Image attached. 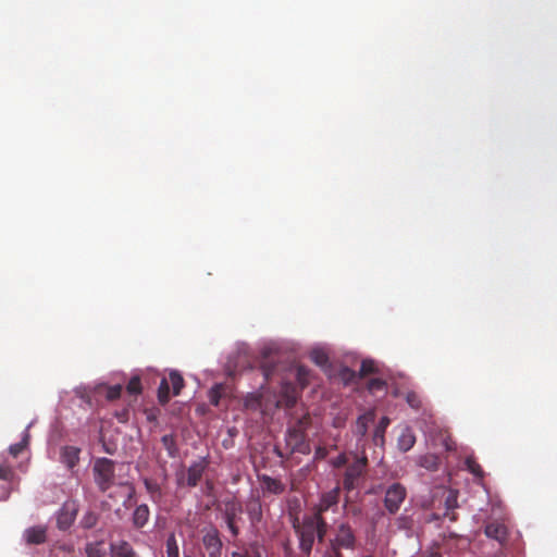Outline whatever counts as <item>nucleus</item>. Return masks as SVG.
Returning a JSON list of instances; mask_svg holds the SVG:
<instances>
[{
    "instance_id": "1",
    "label": "nucleus",
    "mask_w": 557,
    "mask_h": 557,
    "mask_svg": "<svg viewBox=\"0 0 557 557\" xmlns=\"http://www.w3.org/2000/svg\"><path fill=\"white\" fill-rule=\"evenodd\" d=\"M295 532L299 540V549L305 556L311 554L314 540L322 543L327 533V522L319 517L307 516L301 524H294Z\"/></svg>"
},
{
    "instance_id": "2",
    "label": "nucleus",
    "mask_w": 557,
    "mask_h": 557,
    "mask_svg": "<svg viewBox=\"0 0 557 557\" xmlns=\"http://www.w3.org/2000/svg\"><path fill=\"white\" fill-rule=\"evenodd\" d=\"M94 481L101 493L109 491L115 480V461L100 457L94 460L92 465Z\"/></svg>"
},
{
    "instance_id": "3",
    "label": "nucleus",
    "mask_w": 557,
    "mask_h": 557,
    "mask_svg": "<svg viewBox=\"0 0 557 557\" xmlns=\"http://www.w3.org/2000/svg\"><path fill=\"white\" fill-rule=\"evenodd\" d=\"M367 456H355L354 461L347 465L344 473L343 487L345 491L350 492L360 486L367 471Z\"/></svg>"
},
{
    "instance_id": "4",
    "label": "nucleus",
    "mask_w": 557,
    "mask_h": 557,
    "mask_svg": "<svg viewBox=\"0 0 557 557\" xmlns=\"http://www.w3.org/2000/svg\"><path fill=\"white\" fill-rule=\"evenodd\" d=\"M243 505L235 499L224 503L223 518L233 537L239 535L238 522L243 520Z\"/></svg>"
},
{
    "instance_id": "5",
    "label": "nucleus",
    "mask_w": 557,
    "mask_h": 557,
    "mask_svg": "<svg viewBox=\"0 0 557 557\" xmlns=\"http://www.w3.org/2000/svg\"><path fill=\"white\" fill-rule=\"evenodd\" d=\"M208 467V461L206 459H200L198 461L193 462L186 472H181L177 474V485L178 486H189L195 487L200 482L206 469Z\"/></svg>"
},
{
    "instance_id": "6",
    "label": "nucleus",
    "mask_w": 557,
    "mask_h": 557,
    "mask_svg": "<svg viewBox=\"0 0 557 557\" xmlns=\"http://www.w3.org/2000/svg\"><path fill=\"white\" fill-rule=\"evenodd\" d=\"M202 545L208 554V557H221L223 543L220 532L215 527H210L202 535Z\"/></svg>"
},
{
    "instance_id": "7",
    "label": "nucleus",
    "mask_w": 557,
    "mask_h": 557,
    "mask_svg": "<svg viewBox=\"0 0 557 557\" xmlns=\"http://www.w3.org/2000/svg\"><path fill=\"white\" fill-rule=\"evenodd\" d=\"M406 498V488L400 483L392 484L385 494L384 505L389 513H396Z\"/></svg>"
},
{
    "instance_id": "8",
    "label": "nucleus",
    "mask_w": 557,
    "mask_h": 557,
    "mask_svg": "<svg viewBox=\"0 0 557 557\" xmlns=\"http://www.w3.org/2000/svg\"><path fill=\"white\" fill-rule=\"evenodd\" d=\"M356 543L357 539L355 532L346 522H343L337 527L335 537L331 541V544L344 549H355Z\"/></svg>"
},
{
    "instance_id": "9",
    "label": "nucleus",
    "mask_w": 557,
    "mask_h": 557,
    "mask_svg": "<svg viewBox=\"0 0 557 557\" xmlns=\"http://www.w3.org/2000/svg\"><path fill=\"white\" fill-rule=\"evenodd\" d=\"M338 502L339 487L337 486L321 495L320 502L314 506L313 513L311 516L319 517L320 519H325L323 517V513L333 507H337Z\"/></svg>"
},
{
    "instance_id": "10",
    "label": "nucleus",
    "mask_w": 557,
    "mask_h": 557,
    "mask_svg": "<svg viewBox=\"0 0 557 557\" xmlns=\"http://www.w3.org/2000/svg\"><path fill=\"white\" fill-rule=\"evenodd\" d=\"M76 506L74 503H65L58 512L57 525L60 530H67L76 517Z\"/></svg>"
},
{
    "instance_id": "11",
    "label": "nucleus",
    "mask_w": 557,
    "mask_h": 557,
    "mask_svg": "<svg viewBox=\"0 0 557 557\" xmlns=\"http://www.w3.org/2000/svg\"><path fill=\"white\" fill-rule=\"evenodd\" d=\"M289 444L293 445L292 450L300 454L310 451L309 444L305 441V434L296 429L288 431Z\"/></svg>"
},
{
    "instance_id": "12",
    "label": "nucleus",
    "mask_w": 557,
    "mask_h": 557,
    "mask_svg": "<svg viewBox=\"0 0 557 557\" xmlns=\"http://www.w3.org/2000/svg\"><path fill=\"white\" fill-rule=\"evenodd\" d=\"M245 511L252 527H256L262 520V505L258 498L249 499L245 505Z\"/></svg>"
},
{
    "instance_id": "13",
    "label": "nucleus",
    "mask_w": 557,
    "mask_h": 557,
    "mask_svg": "<svg viewBox=\"0 0 557 557\" xmlns=\"http://www.w3.org/2000/svg\"><path fill=\"white\" fill-rule=\"evenodd\" d=\"M259 481L261 482L264 492L278 495L285 491V485L278 479H274L270 475L262 474L259 475Z\"/></svg>"
},
{
    "instance_id": "14",
    "label": "nucleus",
    "mask_w": 557,
    "mask_h": 557,
    "mask_svg": "<svg viewBox=\"0 0 557 557\" xmlns=\"http://www.w3.org/2000/svg\"><path fill=\"white\" fill-rule=\"evenodd\" d=\"M485 535L503 543L507 539V528L500 522H491L485 527Z\"/></svg>"
},
{
    "instance_id": "15",
    "label": "nucleus",
    "mask_w": 557,
    "mask_h": 557,
    "mask_svg": "<svg viewBox=\"0 0 557 557\" xmlns=\"http://www.w3.org/2000/svg\"><path fill=\"white\" fill-rule=\"evenodd\" d=\"M149 516H150V510H149L148 505L141 504V505L137 506L135 508V510L133 512V517H132L133 525L136 529L144 528L149 520Z\"/></svg>"
},
{
    "instance_id": "16",
    "label": "nucleus",
    "mask_w": 557,
    "mask_h": 557,
    "mask_svg": "<svg viewBox=\"0 0 557 557\" xmlns=\"http://www.w3.org/2000/svg\"><path fill=\"white\" fill-rule=\"evenodd\" d=\"M375 414L374 411H368L363 414H361L354 426V433L358 436H364L368 432V426L370 423L374 421Z\"/></svg>"
},
{
    "instance_id": "17",
    "label": "nucleus",
    "mask_w": 557,
    "mask_h": 557,
    "mask_svg": "<svg viewBox=\"0 0 557 557\" xmlns=\"http://www.w3.org/2000/svg\"><path fill=\"white\" fill-rule=\"evenodd\" d=\"M111 553L113 557H137L136 552L127 541H119L111 544Z\"/></svg>"
},
{
    "instance_id": "18",
    "label": "nucleus",
    "mask_w": 557,
    "mask_h": 557,
    "mask_svg": "<svg viewBox=\"0 0 557 557\" xmlns=\"http://www.w3.org/2000/svg\"><path fill=\"white\" fill-rule=\"evenodd\" d=\"M25 540L28 544H42L46 542V529L42 527H33L25 531Z\"/></svg>"
},
{
    "instance_id": "19",
    "label": "nucleus",
    "mask_w": 557,
    "mask_h": 557,
    "mask_svg": "<svg viewBox=\"0 0 557 557\" xmlns=\"http://www.w3.org/2000/svg\"><path fill=\"white\" fill-rule=\"evenodd\" d=\"M416 443L414 434L409 430H405L398 437L397 445L401 451L410 450Z\"/></svg>"
},
{
    "instance_id": "20",
    "label": "nucleus",
    "mask_w": 557,
    "mask_h": 557,
    "mask_svg": "<svg viewBox=\"0 0 557 557\" xmlns=\"http://www.w3.org/2000/svg\"><path fill=\"white\" fill-rule=\"evenodd\" d=\"M79 460V449L67 446L62 451V461L69 467L74 468Z\"/></svg>"
},
{
    "instance_id": "21",
    "label": "nucleus",
    "mask_w": 557,
    "mask_h": 557,
    "mask_svg": "<svg viewBox=\"0 0 557 557\" xmlns=\"http://www.w3.org/2000/svg\"><path fill=\"white\" fill-rule=\"evenodd\" d=\"M418 465L429 471H436L438 469L440 459L434 454H425L418 458Z\"/></svg>"
},
{
    "instance_id": "22",
    "label": "nucleus",
    "mask_w": 557,
    "mask_h": 557,
    "mask_svg": "<svg viewBox=\"0 0 557 557\" xmlns=\"http://www.w3.org/2000/svg\"><path fill=\"white\" fill-rule=\"evenodd\" d=\"M169 384L172 385V391H173V395L174 396H177L182 388L184 387L185 385V382H184V379L182 376V374L176 371V370H172L170 373H169Z\"/></svg>"
},
{
    "instance_id": "23",
    "label": "nucleus",
    "mask_w": 557,
    "mask_h": 557,
    "mask_svg": "<svg viewBox=\"0 0 557 557\" xmlns=\"http://www.w3.org/2000/svg\"><path fill=\"white\" fill-rule=\"evenodd\" d=\"M29 437H30V435H29L28 431L26 430L23 433V437H22L21 442L13 444L9 447V453L13 457H17L28 446Z\"/></svg>"
},
{
    "instance_id": "24",
    "label": "nucleus",
    "mask_w": 557,
    "mask_h": 557,
    "mask_svg": "<svg viewBox=\"0 0 557 557\" xmlns=\"http://www.w3.org/2000/svg\"><path fill=\"white\" fill-rule=\"evenodd\" d=\"M166 557H180V547L174 533H171L165 542Z\"/></svg>"
},
{
    "instance_id": "25",
    "label": "nucleus",
    "mask_w": 557,
    "mask_h": 557,
    "mask_svg": "<svg viewBox=\"0 0 557 557\" xmlns=\"http://www.w3.org/2000/svg\"><path fill=\"white\" fill-rule=\"evenodd\" d=\"M158 400L165 405L170 400V384L166 377H163L158 388Z\"/></svg>"
},
{
    "instance_id": "26",
    "label": "nucleus",
    "mask_w": 557,
    "mask_h": 557,
    "mask_svg": "<svg viewBox=\"0 0 557 557\" xmlns=\"http://www.w3.org/2000/svg\"><path fill=\"white\" fill-rule=\"evenodd\" d=\"M310 377H311V371L308 368H306L305 366L297 367L296 379L301 388H305L309 384Z\"/></svg>"
},
{
    "instance_id": "27",
    "label": "nucleus",
    "mask_w": 557,
    "mask_h": 557,
    "mask_svg": "<svg viewBox=\"0 0 557 557\" xmlns=\"http://www.w3.org/2000/svg\"><path fill=\"white\" fill-rule=\"evenodd\" d=\"M161 443L170 457H175L177 453L175 437L172 434H165L161 437Z\"/></svg>"
},
{
    "instance_id": "28",
    "label": "nucleus",
    "mask_w": 557,
    "mask_h": 557,
    "mask_svg": "<svg viewBox=\"0 0 557 557\" xmlns=\"http://www.w3.org/2000/svg\"><path fill=\"white\" fill-rule=\"evenodd\" d=\"M85 550H86L87 557H103L104 556L103 544L101 542L87 544Z\"/></svg>"
},
{
    "instance_id": "29",
    "label": "nucleus",
    "mask_w": 557,
    "mask_h": 557,
    "mask_svg": "<svg viewBox=\"0 0 557 557\" xmlns=\"http://www.w3.org/2000/svg\"><path fill=\"white\" fill-rule=\"evenodd\" d=\"M311 360L319 367H326L329 364V356L321 349H314L310 354Z\"/></svg>"
},
{
    "instance_id": "30",
    "label": "nucleus",
    "mask_w": 557,
    "mask_h": 557,
    "mask_svg": "<svg viewBox=\"0 0 557 557\" xmlns=\"http://www.w3.org/2000/svg\"><path fill=\"white\" fill-rule=\"evenodd\" d=\"M144 484H145L147 492L151 495L152 498L161 497V495H162L161 487L156 481L150 480V479H145Z\"/></svg>"
},
{
    "instance_id": "31",
    "label": "nucleus",
    "mask_w": 557,
    "mask_h": 557,
    "mask_svg": "<svg viewBox=\"0 0 557 557\" xmlns=\"http://www.w3.org/2000/svg\"><path fill=\"white\" fill-rule=\"evenodd\" d=\"M375 371H376V368L372 360H363L360 364L358 376L366 377L367 375L372 374Z\"/></svg>"
},
{
    "instance_id": "32",
    "label": "nucleus",
    "mask_w": 557,
    "mask_h": 557,
    "mask_svg": "<svg viewBox=\"0 0 557 557\" xmlns=\"http://www.w3.org/2000/svg\"><path fill=\"white\" fill-rule=\"evenodd\" d=\"M223 386L221 384H215L210 391H209V401L213 406H219L220 399L222 396Z\"/></svg>"
},
{
    "instance_id": "33",
    "label": "nucleus",
    "mask_w": 557,
    "mask_h": 557,
    "mask_svg": "<svg viewBox=\"0 0 557 557\" xmlns=\"http://www.w3.org/2000/svg\"><path fill=\"white\" fill-rule=\"evenodd\" d=\"M466 466L467 469L475 476L482 478L483 476V470L481 466L475 461L472 457H467L466 459Z\"/></svg>"
},
{
    "instance_id": "34",
    "label": "nucleus",
    "mask_w": 557,
    "mask_h": 557,
    "mask_svg": "<svg viewBox=\"0 0 557 557\" xmlns=\"http://www.w3.org/2000/svg\"><path fill=\"white\" fill-rule=\"evenodd\" d=\"M126 391L131 394V395H138L141 393V383H140V379L139 376H133L127 385H126Z\"/></svg>"
},
{
    "instance_id": "35",
    "label": "nucleus",
    "mask_w": 557,
    "mask_h": 557,
    "mask_svg": "<svg viewBox=\"0 0 557 557\" xmlns=\"http://www.w3.org/2000/svg\"><path fill=\"white\" fill-rule=\"evenodd\" d=\"M261 370H262L264 380L269 381L272 377V375L274 374V370H275L274 362L272 360L264 358V361H262V363H261Z\"/></svg>"
},
{
    "instance_id": "36",
    "label": "nucleus",
    "mask_w": 557,
    "mask_h": 557,
    "mask_svg": "<svg viewBox=\"0 0 557 557\" xmlns=\"http://www.w3.org/2000/svg\"><path fill=\"white\" fill-rule=\"evenodd\" d=\"M406 401L412 409H420L422 406V400L420 396L416 392H408L406 395Z\"/></svg>"
},
{
    "instance_id": "37",
    "label": "nucleus",
    "mask_w": 557,
    "mask_h": 557,
    "mask_svg": "<svg viewBox=\"0 0 557 557\" xmlns=\"http://www.w3.org/2000/svg\"><path fill=\"white\" fill-rule=\"evenodd\" d=\"M14 476L13 469L7 462L0 465V480L11 481Z\"/></svg>"
},
{
    "instance_id": "38",
    "label": "nucleus",
    "mask_w": 557,
    "mask_h": 557,
    "mask_svg": "<svg viewBox=\"0 0 557 557\" xmlns=\"http://www.w3.org/2000/svg\"><path fill=\"white\" fill-rule=\"evenodd\" d=\"M122 386L121 385H112L107 388L106 398L110 401L115 400L121 397Z\"/></svg>"
},
{
    "instance_id": "39",
    "label": "nucleus",
    "mask_w": 557,
    "mask_h": 557,
    "mask_svg": "<svg viewBox=\"0 0 557 557\" xmlns=\"http://www.w3.org/2000/svg\"><path fill=\"white\" fill-rule=\"evenodd\" d=\"M389 424V419L387 417H383L377 426L375 428V431H374V437L375 440L381 437L383 438L384 437V433H385V430L386 428L388 426Z\"/></svg>"
},
{
    "instance_id": "40",
    "label": "nucleus",
    "mask_w": 557,
    "mask_h": 557,
    "mask_svg": "<svg viewBox=\"0 0 557 557\" xmlns=\"http://www.w3.org/2000/svg\"><path fill=\"white\" fill-rule=\"evenodd\" d=\"M385 386H386V383L382 379L375 377V379H371L368 382V389L371 392L383 389Z\"/></svg>"
},
{
    "instance_id": "41",
    "label": "nucleus",
    "mask_w": 557,
    "mask_h": 557,
    "mask_svg": "<svg viewBox=\"0 0 557 557\" xmlns=\"http://www.w3.org/2000/svg\"><path fill=\"white\" fill-rule=\"evenodd\" d=\"M97 516L94 512H87L83 518V525L87 529H90L97 523Z\"/></svg>"
},
{
    "instance_id": "42",
    "label": "nucleus",
    "mask_w": 557,
    "mask_h": 557,
    "mask_svg": "<svg viewBox=\"0 0 557 557\" xmlns=\"http://www.w3.org/2000/svg\"><path fill=\"white\" fill-rule=\"evenodd\" d=\"M347 465H349V463H348V458L345 454H341L335 459L332 460V466L334 468H342Z\"/></svg>"
},
{
    "instance_id": "43",
    "label": "nucleus",
    "mask_w": 557,
    "mask_h": 557,
    "mask_svg": "<svg viewBox=\"0 0 557 557\" xmlns=\"http://www.w3.org/2000/svg\"><path fill=\"white\" fill-rule=\"evenodd\" d=\"M342 549V547H337L334 544H331V552L324 555V557H344Z\"/></svg>"
},
{
    "instance_id": "44",
    "label": "nucleus",
    "mask_w": 557,
    "mask_h": 557,
    "mask_svg": "<svg viewBox=\"0 0 557 557\" xmlns=\"http://www.w3.org/2000/svg\"><path fill=\"white\" fill-rule=\"evenodd\" d=\"M356 376H357L356 372L348 368H345L342 371V377L346 382L354 380Z\"/></svg>"
},
{
    "instance_id": "45",
    "label": "nucleus",
    "mask_w": 557,
    "mask_h": 557,
    "mask_svg": "<svg viewBox=\"0 0 557 557\" xmlns=\"http://www.w3.org/2000/svg\"><path fill=\"white\" fill-rule=\"evenodd\" d=\"M327 456V449L325 447L319 446L315 449L314 457L315 459H324Z\"/></svg>"
},
{
    "instance_id": "46",
    "label": "nucleus",
    "mask_w": 557,
    "mask_h": 557,
    "mask_svg": "<svg viewBox=\"0 0 557 557\" xmlns=\"http://www.w3.org/2000/svg\"><path fill=\"white\" fill-rule=\"evenodd\" d=\"M121 486H125V487L128 488L127 498L131 499L134 496V494H135L134 487L132 485H129V484H121Z\"/></svg>"
},
{
    "instance_id": "47",
    "label": "nucleus",
    "mask_w": 557,
    "mask_h": 557,
    "mask_svg": "<svg viewBox=\"0 0 557 557\" xmlns=\"http://www.w3.org/2000/svg\"><path fill=\"white\" fill-rule=\"evenodd\" d=\"M456 502V497L454 496H448L447 499H446V506H447V509L454 507V503Z\"/></svg>"
},
{
    "instance_id": "48",
    "label": "nucleus",
    "mask_w": 557,
    "mask_h": 557,
    "mask_svg": "<svg viewBox=\"0 0 557 557\" xmlns=\"http://www.w3.org/2000/svg\"><path fill=\"white\" fill-rule=\"evenodd\" d=\"M232 557H247V556L245 554H243V553L233 552L232 553Z\"/></svg>"
},
{
    "instance_id": "49",
    "label": "nucleus",
    "mask_w": 557,
    "mask_h": 557,
    "mask_svg": "<svg viewBox=\"0 0 557 557\" xmlns=\"http://www.w3.org/2000/svg\"><path fill=\"white\" fill-rule=\"evenodd\" d=\"M428 557H442V555L437 552H432L428 555Z\"/></svg>"
},
{
    "instance_id": "50",
    "label": "nucleus",
    "mask_w": 557,
    "mask_h": 557,
    "mask_svg": "<svg viewBox=\"0 0 557 557\" xmlns=\"http://www.w3.org/2000/svg\"><path fill=\"white\" fill-rule=\"evenodd\" d=\"M445 447H446L447 450H451L453 449V446H451V444L448 441H445Z\"/></svg>"
},
{
    "instance_id": "51",
    "label": "nucleus",
    "mask_w": 557,
    "mask_h": 557,
    "mask_svg": "<svg viewBox=\"0 0 557 557\" xmlns=\"http://www.w3.org/2000/svg\"><path fill=\"white\" fill-rule=\"evenodd\" d=\"M295 403V398L288 399V406H292Z\"/></svg>"
},
{
    "instance_id": "52",
    "label": "nucleus",
    "mask_w": 557,
    "mask_h": 557,
    "mask_svg": "<svg viewBox=\"0 0 557 557\" xmlns=\"http://www.w3.org/2000/svg\"><path fill=\"white\" fill-rule=\"evenodd\" d=\"M106 451H107V453H109V454H113V451H112V450H110V447H107V448H106Z\"/></svg>"
}]
</instances>
